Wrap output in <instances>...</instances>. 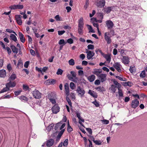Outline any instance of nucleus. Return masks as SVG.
<instances>
[{
  "instance_id": "1",
  "label": "nucleus",
  "mask_w": 147,
  "mask_h": 147,
  "mask_svg": "<svg viewBox=\"0 0 147 147\" xmlns=\"http://www.w3.org/2000/svg\"><path fill=\"white\" fill-rule=\"evenodd\" d=\"M76 91L78 93V95L81 97H82L84 96L85 92L83 88L80 87V86H78Z\"/></svg>"
},
{
  "instance_id": "2",
  "label": "nucleus",
  "mask_w": 147,
  "mask_h": 147,
  "mask_svg": "<svg viewBox=\"0 0 147 147\" xmlns=\"http://www.w3.org/2000/svg\"><path fill=\"white\" fill-rule=\"evenodd\" d=\"M95 2L96 5L100 8L104 7L105 4V0H96Z\"/></svg>"
},
{
  "instance_id": "3",
  "label": "nucleus",
  "mask_w": 147,
  "mask_h": 147,
  "mask_svg": "<svg viewBox=\"0 0 147 147\" xmlns=\"http://www.w3.org/2000/svg\"><path fill=\"white\" fill-rule=\"evenodd\" d=\"M62 123L61 122L58 123H57L55 127V129L56 130H62L64 128L65 125V123H63L62 125Z\"/></svg>"
},
{
  "instance_id": "4",
  "label": "nucleus",
  "mask_w": 147,
  "mask_h": 147,
  "mask_svg": "<svg viewBox=\"0 0 147 147\" xmlns=\"http://www.w3.org/2000/svg\"><path fill=\"white\" fill-rule=\"evenodd\" d=\"M32 94L33 97L35 98L39 99L41 97V93L36 89L33 91Z\"/></svg>"
},
{
  "instance_id": "5",
  "label": "nucleus",
  "mask_w": 147,
  "mask_h": 147,
  "mask_svg": "<svg viewBox=\"0 0 147 147\" xmlns=\"http://www.w3.org/2000/svg\"><path fill=\"white\" fill-rule=\"evenodd\" d=\"M106 24L108 30L112 29L114 26V24L111 20H108L106 22Z\"/></svg>"
},
{
  "instance_id": "6",
  "label": "nucleus",
  "mask_w": 147,
  "mask_h": 147,
  "mask_svg": "<svg viewBox=\"0 0 147 147\" xmlns=\"http://www.w3.org/2000/svg\"><path fill=\"white\" fill-rule=\"evenodd\" d=\"M139 104V101L137 99H135L132 101L131 106L132 108L135 109L138 106Z\"/></svg>"
},
{
  "instance_id": "7",
  "label": "nucleus",
  "mask_w": 147,
  "mask_h": 147,
  "mask_svg": "<svg viewBox=\"0 0 147 147\" xmlns=\"http://www.w3.org/2000/svg\"><path fill=\"white\" fill-rule=\"evenodd\" d=\"M121 59L122 63L125 65L128 64L129 63V59L128 56H123Z\"/></svg>"
},
{
  "instance_id": "8",
  "label": "nucleus",
  "mask_w": 147,
  "mask_h": 147,
  "mask_svg": "<svg viewBox=\"0 0 147 147\" xmlns=\"http://www.w3.org/2000/svg\"><path fill=\"white\" fill-rule=\"evenodd\" d=\"M109 35L110 34L109 32H106L105 34V39L108 44H110L111 42V36H109Z\"/></svg>"
},
{
  "instance_id": "9",
  "label": "nucleus",
  "mask_w": 147,
  "mask_h": 147,
  "mask_svg": "<svg viewBox=\"0 0 147 147\" xmlns=\"http://www.w3.org/2000/svg\"><path fill=\"white\" fill-rule=\"evenodd\" d=\"M76 115L77 117L79 119V123L82 126L84 127H85L84 125L81 122H84V120L82 119V117L80 116V113L77 112L76 113Z\"/></svg>"
},
{
  "instance_id": "10",
  "label": "nucleus",
  "mask_w": 147,
  "mask_h": 147,
  "mask_svg": "<svg viewBox=\"0 0 147 147\" xmlns=\"http://www.w3.org/2000/svg\"><path fill=\"white\" fill-rule=\"evenodd\" d=\"M113 66L118 72H121V65L120 63L119 62L115 63L114 64Z\"/></svg>"
},
{
  "instance_id": "11",
  "label": "nucleus",
  "mask_w": 147,
  "mask_h": 147,
  "mask_svg": "<svg viewBox=\"0 0 147 147\" xmlns=\"http://www.w3.org/2000/svg\"><path fill=\"white\" fill-rule=\"evenodd\" d=\"M59 107L57 105H55L52 108V111L53 114H57L59 111Z\"/></svg>"
},
{
  "instance_id": "12",
  "label": "nucleus",
  "mask_w": 147,
  "mask_h": 147,
  "mask_svg": "<svg viewBox=\"0 0 147 147\" xmlns=\"http://www.w3.org/2000/svg\"><path fill=\"white\" fill-rule=\"evenodd\" d=\"M46 146L48 147H50L52 146L54 143V140L52 138L47 140L46 142Z\"/></svg>"
},
{
  "instance_id": "13",
  "label": "nucleus",
  "mask_w": 147,
  "mask_h": 147,
  "mask_svg": "<svg viewBox=\"0 0 147 147\" xmlns=\"http://www.w3.org/2000/svg\"><path fill=\"white\" fill-rule=\"evenodd\" d=\"M86 50L87 51L86 52L87 53V57L88 59L89 60L94 55L95 53L93 51H88L87 49H86Z\"/></svg>"
},
{
  "instance_id": "14",
  "label": "nucleus",
  "mask_w": 147,
  "mask_h": 147,
  "mask_svg": "<svg viewBox=\"0 0 147 147\" xmlns=\"http://www.w3.org/2000/svg\"><path fill=\"white\" fill-rule=\"evenodd\" d=\"M9 81V82L6 84V86H8L9 88L10 87L13 88L16 86V83L15 82H11V80Z\"/></svg>"
},
{
  "instance_id": "15",
  "label": "nucleus",
  "mask_w": 147,
  "mask_h": 147,
  "mask_svg": "<svg viewBox=\"0 0 147 147\" xmlns=\"http://www.w3.org/2000/svg\"><path fill=\"white\" fill-rule=\"evenodd\" d=\"M102 72V70L101 69H93V71H92L93 74L96 75L98 77L100 74Z\"/></svg>"
},
{
  "instance_id": "16",
  "label": "nucleus",
  "mask_w": 147,
  "mask_h": 147,
  "mask_svg": "<svg viewBox=\"0 0 147 147\" xmlns=\"http://www.w3.org/2000/svg\"><path fill=\"white\" fill-rule=\"evenodd\" d=\"M107 75L105 74H101L98 77L101 82H105L107 80Z\"/></svg>"
},
{
  "instance_id": "17",
  "label": "nucleus",
  "mask_w": 147,
  "mask_h": 147,
  "mask_svg": "<svg viewBox=\"0 0 147 147\" xmlns=\"http://www.w3.org/2000/svg\"><path fill=\"white\" fill-rule=\"evenodd\" d=\"M22 16L19 15H16L15 16V18L16 22L19 25H21L22 24V21L21 20Z\"/></svg>"
},
{
  "instance_id": "18",
  "label": "nucleus",
  "mask_w": 147,
  "mask_h": 147,
  "mask_svg": "<svg viewBox=\"0 0 147 147\" xmlns=\"http://www.w3.org/2000/svg\"><path fill=\"white\" fill-rule=\"evenodd\" d=\"M64 131L65 129H63L59 132L56 138V141L58 142L59 140Z\"/></svg>"
},
{
  "instance_id": "19",
  "label": "nucleus",
  "mask_w": 147,
  "mask_h": 147,
  "mask_svg": "<svg viewBox=\"0 0 147 147\" xmlns=\"http://www.w3.org/2000/svg\"><path fill=\"white\" fill-rule=\"evenodd\" d=\"M78 27H83L84 25V20L82 17H81L78 21Z\"/></svg>"
},
{
  "instance_id": "20",
  "label": "nucleus",
  "mask_w": 147,
  "mask_h": 147,
  "mask_svg": "<svg viewBox=\"0 0 147 147\" xmlns=\"http://www.w3.org/2000/svg\"><path fill=\"white\" fill-rule=\"evenodd\" d=\"M18 34L21 41L23 43L25 41V39L23 34L21 32H19Z\"/></svg>"
},
{
  "instance_id": "21",
  "label": "nucleus",
  "mask_w": 147,
  "mask_h": 147,
  "mask_svg": "<svg viewBox=\"0 0 147 147\" xmlns=\"http://www.w3.org/2000/svg\"><path fill=\"white\" fill-rule=\"evenodd\" d=\"M88 93L94 98H96L97 97L98 95L94 91H92L90 90H89Z\"/></svg>"
},
{
  "instance_id": "22",
  "label": "nucleus",
  "mask_w": 147,
  "mask_h": 147,
  "mask_svg": "<svg viewBox=\"0 0 147 147\" xmlns=\"http://www.w3.org/2000/svg\"><path fill=\"white\" fill-rule=\"evenodd\" d=\"M113 9V7H107V8H104L103 10H104L105 12L109 13Z\"/></svg>"
},
{
  "instance_id": "23",
  "label": "nucleus",
  "mask_w": 147,
  "mask_h": 147,
  "mask_svg": "<svg viewBox=\"0 0 147 147\" xmlns=\"http://www.w3.org/2000/svg\"><path fill=\"white\" fill-rule=\"evenodd\" d=\"M55 82L56 80H55L50 79L46 80L45 82V83L48 84H53L55 83Z\"/></svg>"
},
{
  "instance_id": "24",
  "label": "nucleus",
  "mask_w": 147,
  "mask_h": 147,
  "mask_svg": "<svg viewBox=\"0 0 147 147\" xmlns=\"http://www.w3.org/2000/svg\"><path fill=\"white\" fill-rule=\"evenodd\" d=\"M70 73L71 74L72 77L74 78V79L76 80L77 81V83L78 82H79V81L78 79V78L76 77V74L74 71H71L70 72Z\"/></svg>"
},
{
  "instance_id": "25",
  "label": "nucleus",
  "mask_w": 147,
  "mask_h": 147,
  "mask_svg": "<svg viewBox=\"0 0 147 147\" xmlns=\"http://www.w3.org/2000/svg\"><path fill=\"white\" fill-rule=\"evenodd\" d=\"M10 47L13 53H15L16 54L18 53V49L15 46L13 45H11Z\"/></svg>"
},
{
  "instance_id": "26",
  "label": "nucleus",
  "mask_w": 147,
  "mask_h": 147,
  "mask_svg": "<svg viewBox=\"0 0 147 147\" xmlns=\"http://www.w3.org/2000/svg\"><path fill=\"white\" fill-rule=\"evenodd\" d=\"M6 75V71L3 69L0 70V77H5Z\"/></svg>"
},
{
  "instance_id": "27",
  "label": "nucleus",
  "mask_w": 147,
  "mask_h": 147,
  "mask_svg": "<svg viewBox=\"0 0 147 147\" xmlns=\"http://www.w3.org/2000/svg\"><path fill=\"white\" fill-rule=\"evenodd\" d=\"M117 86H115L113 84H112L111 85V87L109 89L112 91V93H114L117 90Z\"/></svg>"
},
{
  "instance_id": "28",
  "label": "nucleus",
  "mask_w": 147,
  "mask_h": 147,
  "mask_svg": "<svg viewBox=\"0 0 147 147\" xmlns=\"http://www.w3.org/2000/svg\"><path fill=\"white\" fill-rule=\"evenodd\" d=\"M67 77L69 80L72 81L75 83H77V81L76 80L74 79V78H73L71 74H68L67 75Z\"/></svg>"
},
{
  "instance_id": "29",
  "label": "nucleus",
  "mask_w": 147,
  "mask_h": 147,
  "mask_svg": "<svg viewBox=\"0 0 147 147\" xmlns=\"http://www.w3.org/2000/svg\"><path fill=\"white\" fill-rule=\"evenodd\" d=\"M132 83L129 82H123L121 83L122 85L124 86H129L131 87L132 86Z\"/></svg>"
},
{
  "instance_id": "30",
  "label": "nucleus",
  "mask_w": 147,
  "mask_h": 147,
  "mask_svg": "<svg viewBox=\"0 0 147 147\" xmlns=\"http://www.w3.org/2000/svg\"><path fill=\"white\" fill-rule=\"evenodd\" d=\"M95 76L94 75H92L88 77L87 79L90 82H93L95 79Z\"/></svg>"
},
{
  "instance_id": "31",
  "label": "nucleus",
  "mask_w": 147,
  "mask_h": 147,
  "mask_svg": "<svg viewBox=\"0 0 147 147\" xmlns=\"http://www.w3.org/2000/svg\"><path fill=\"white\" fill-rule=\"evenodd\" d=\"M16 78V74L13 73L11 75L9 79V80H13Z\"/></svg>"
},
{
  "instance_id": "32",
  "label": "nucleus",
  "mask_w": 147,
  "mask_h": 147,
  "mask_svg": "<svg viewBox=\"0 0 147 147\" xmlns=\"http://www.w3.org/2000/svg\"><path fill=\"white\" fill-rule=\"evenodd\" d=\"M104 57L109 63L110 62L111 59L110 55L108 54L105 55L104 56Z\"/></svg>"
},
{
  "instance_id": "33",
  "label": "nucleus",
  "mask_w": 147,
  "mask_h": 147,
  "mask_svg": "<svg viewBox=\"0 0 147 147\" xmlns=\"http://www.w3.org/2000/svg\"><path fill=\"white\" fill-rule=\"evenodd\" d=\"M10 90L8 86H6V87L3 88L0 91V93H2L5 92H7Z\"/></svg>"
},
{
  "instance_id": "34",
  "label": "nucleus",
  "mask_w": 147,
  "mask_h": 147,
  "mask_svg": "<svg viewBox=\"0 0 147 147\" xmlns=\"http://www.w3.org/2000/svg\"><path fill=\"white\" fill-rule=\"evenodd\" d=\"M10 39L16 42L17 40L16 36L13 34H11L10 36Z\"/></svg>"
},
{
  "instance_id": "35",
  "label": "nucleus",
  "mask_w": 147,
  "mask_h": 147,
  "mask_svg": "<svg viewBox=\"0 0 147 147\" xmlns=\"http://www.w3.org/2000/svg\"><path fill=\"white\" fill-rule=\"evenodd\" d=\"M113 83L116 85L117 86V88H120L121 86L120 84L118 82L115 80H113Z\"/></svg>"
},
{
  "instance_id": "36",
  "label": "nucleus",
  "mask_w": 147,
  "mask_h": 147,
  "mask_svg": "<svg viewBox=\"0 0 147 147\" xmlns=\"http://www.w3.org/2000/svg\"><path fill=\"white\" fill-rule=\"evenodd\" d=\"M73 130V129L70 126L69 121L67 123V131L69 133L71 132Z\"/></svg>"
},
{
  "instance_id": "37",
  "label": "nucleus",
  "mask_w": 147,
  "mask_h": 147,
  "mask_svg": "<svg viewBox=\"0 0 147 147\" xmlns=\"http://www.w3.org/2000/svg\"><path fill=\"white\" fill-rule=\"evenodd\" d=\"M87 26L88 29L89 30V32L94 33L95 32L91 26L87 25Z\"/></svg>"
},
{
  "instance_id": "38",
  "label": "nucleus",
  "mask_w": 147,
  "mask_h": 147,
  "mask_svg": "<svg viewBox=\"0 0 147 147\" xmlns=\"http://www.w3.org/2000/svg\"><path fill=\"white\" fill-rule=\"evenodd\" d=\"M20 99L21 100H24L25 101H28V99L26 96H22L20 97Z\"/></svg>"
},
{
  "instance_id": "39",
  "label": "nucleus",
  "mask_w": 147,
  "mask_h": 147,
  "mask_svg": "<svg viewBox=\"0 0 147 147\" xmlns=\"http://www.w3.org/2000/svg\"><path fill=\"white\" fill-rule=\"evenodd\" d=\"M58 43L59 45H61L63 44V45H64L66 43V42H65L64 40L62 39L59 40Z\"/></svg>"
},
{
  "instance_id": "40",
  "label": "nucleus",
  "mask_w": 147,
  "mask_h": 147,
  "mask_svg": "<svg viewBox=\"0 0 147 147\" xmlns=\"http://www.w3.org/2000/svg\"><path fill=\"white\" fill-rule=\"evenodd\" d=\"M96 90H98L99 91L102 92L104 91V88L103 87L99 86L96 88Z\"/></svg>"
},
{
  "instance_id": "41",
  "label": "nucleus",
  "mask_w": 147,
  "mask_h": 147,
  "mask_svg": "<svg viewBox=\"0 0 147 147\" xmlns=\"http://www.w3.org/2000/svg\"><path fill=\"white\" fill-rule=\"evenodd\" d=\"M146 76V73H145V70H143L142 71V72L140 74V77L142 78H144Z\"/></svg>"
},
{
  "instance_id": "42",
  "label": "nucleus",
  "mask_w": 147,
  "mask_h": 147,
  "mask_svg": "<svg viewBox=\"0 0 147 147\" xmlns=\"http://www.w3.org/2000/svg\"><path fill=\"white\" fill-rule=\"evenodd\" d=\"M69 63L71 65H74L75 64V62L73 59H71L69 61Z\"/></svg>"
},
{
  "instance_id": "43",
  "label": "nucleus",
  "mask_w": 147,
  "mask_h": 147,
  "mask_svg": "<svg viewBox=\"0 0 147 147\" xmlns=\"http://www.w3.org/2000/svg\"><path fill=\"white\" fill-rule=\"evenodd\" d=\"M118 93L119 96L120 97H122L123 95V94L122 92V90L120 88H118Z\"/></svg>"
},
{
  "instance_id": "44",
  "label": "nucleus",
  "mask_w": 147,
  "mask_h": 147,
  "mask_svg": "<svg viewBox=\"0 0 147 147\" xmlns=\"http://www.w3.org/2000/svg\"><path fill=\"white\" fill-rule=\"evenodd\" d=\"M23 89L24 91H27L29 89V87L27 85H26L25 84H23Z\"/></svg>"
},
{
  "instance_id": "45",
  "label": "nucleus",
  "mask_w": 147,
  "mask_h": 147,
  "mask_svg": "<svg viewBox=\"0 0 147 147\" xmlns=\"http://www.w3.org/2000/svg\"><path fill=\"white\" fill-rule=\"evenodd\" d=\"M18 66L17 67L18 68V66H20V67H22L23 65V63L22 61L20 60L18 61V63L17 64Z\"/></svg>"
},
{
  "instance_id": "46",
  "label": "nucleus",
  "mask_w": 147,
  "mask_h": 147,
  "mask_svg": "<svg viewBox=\"0 0 147 147\" xmlns=\"http://www.w3.org/2000/svg\"><path fill=\"white\" fill-rule=\"evenodd\" d=\"M66 99L67 101L68 102L69 105L71 106L72 105V103L71 102V101L69 99V98L67 96L66 97Z\"/></svg>"
},
{
  "instance_id": "47",
  "label": "nucleus",
  "mask_w": 147,
  "mask_h": 147,
  "mask_svg": "<svg viewBox=\"0 0 147 147\" xmlns=\"http://www.w3.org/2000/svg\"><path fill=\"white\" fill-rule=\"evenodd\" d=\"M63 72V71L62 69H59L57 70L56 74L57 75H61L62 74Z\"/></svg>"
},
{
  "instance_id": "48",
  "label": "nucleus",
  "mask_w": 147,
  "mask_h": 147,
  "mask_svg": "<svg viewBox=\"0 0 147 147\" xmlns=\"http://www.w3.org/2000/svg\"><path fill=\"white\" fill-rule=\"evenodd\" d=\"M68 139H65L63 142V146L65 147L67 146L68 143Z\"/></svg>"
},
{
  "instance_id": "49",
  "label": "nucleus",
  "mask_w": 147,
  "mask_h": 147,
  "mask_svg": "<svg viewBox=\"0 0 147 147\" xmlns=\"http://www.w3.org/2000/svg\"><path fill=\"white\" fill-rule=\"evenodd\" d=\"M102 123L103 124L107 125L109 123V121L108 120L106 119H103V120H101Z\"/></svg>"
},
{
  "instance_id": "50",
  "label": "nucleus",
  "mask_w": 147,
  "mask_h": 147,
  "mask_svg": "<svg viewBox=\"0 0 147 147\" xmlns=\"http://www.w3.org/2000/svg\"><path fill=\"white\" fill-rule=\"evenodd\" d=\"M92 103L96 107H99L100 106L99 103L96 100L93 102Z\"/></svg>"
},
{
  "instance_id": "51",
  "label": "nucleus",
  "mask_w": 147,
  "mask_h": 147,
  "mask_svg": "<svg viewBox=\"0 0 147 147\" xmlns=\"http://www.w3.org/2000/svg\"><path fill=\"white\" fill-rule=\"evenodd\" d=\"M97 145H100L102 144V142H101L100 140H95L94 141V142Z\"/></svg>"
},
{
  "instance_id": "52",
  "label": "nucleus",
  "mask_w": 147,
  "mask_h": 147,
  "mask_svg": "<svg viewBox=\"0 0 147 147\" xmlns=\"http://www.w3.org/2000/svg\"><path fill=\"white\" fill-rule=\"evenodd\" d=\"M129 71L130 72L132 73L135 71V67H131V66L130 67L129 69Z\"/></svg>"
},
{
  "instance_id": "53",
  "label": "nucleus",
  "mask_w": 147,
  "mask_h": 147,
  "mask_svg": "<svg viewBox=\"0 0 147 147\" xmlns=\"http://www.w3.org/2000/svg\"><path fill=\"white\" fill-rule=\"evenodd\" d=\"M87 47L88 49L93 50L94 48V46L93 45L90 44L88 45Z\"/></svg>"
},
{
  "instance_id": "54",
  "label": "nucleus",
  "mask_w": 147,
  "mask_h": 147,
  "mask_svg": "<svg viewBox=\"0 0 147 147\" xmlns=\"http://www.w3.org/2000/svg\"><path fill=\"white\" fill-rule=\"evenodd\" d=\"M6 31L10 33H13L15 34L16 35H17V34H16V32L13 30H11L9 29H6Z\"/></svg>"
},
{
  "instance_id": "55",
  "label": "nucleus",
  "mask_w": 147,
  "mask_h": 147,
  "mask_svg": "<svg viewBox=\"0 0 147 147\" xmlns=\"http://www.w3.org/2000/svg\"><path fill=\"white\" fill-rule=\"evenodd\" d=\"M16 9H22L24 8V6L23 5H16Z\"/></svg>"
},
{
  "instance_id": "56",
  "label": "nucleus",
  "mask_w": 147,
  "mask_h": 147,
  "mask_svg": "<svg viewBox=\"0 0 147 147\" xmlns=\"http://www.w3.org/2000/svg\"><path fill=\"white\" fill-rule=\"evenodd\" d=\"M89 0H86V1L85 4L84 5V7L85 8V9H87L89 5Z\"/></svg>"
},
{
  "instance_id": "57",
  "label": "nucleus",
  "mask_w": 147,
  "mask_h": 147,
  "mask_svg": "<svg viewBox=\"0 0 147 147\" xmlns=\"http://www.w3.org/2000/svg\"><path fill=\"white\" fill-rule=\"evenodd\" d=\"M83 27H81L80 28V27H78V33L80 34H82L83 33L82 29H83Z\"/></svg>"
},
{
  "instance_id": "58",
  "label": "nucleus",
  "mask_w": 147,
  "mask_h": 147,
  "mask_svg": "<svg viewBox=\"0 0 147 147\" xmlns=\"http://www.w3.org/2000/svg\"><path fill=\"white\" fill-rule=\"evenodd\" d=\"M125 50L124 49H121L120 51V54L121 56H123L124 55H125Z\"/></svg>"
},
{
  "instance_id": "59",
  "label": "nucleus",
  "mask_w": 147,
  "mask_h": 147,
  "mask_svg": "<svg viewBox=\"0 0 147 147\" xmlns=\"http://www.w3.org/2000/svg\"><path fill=\"white\" fill-rule=\"evenodd\" d=\"M75 85V84L73 82H71L70 84V87L72 90H74V89Z\"/></svg>"
},
{
  "instance_id": "60",
  "label": "nucleus",
  "mask_w": 147,
  "mask_h": 147,
  "mask_svg": "<svg viewBox=\"0 0 147 147\" xmlns=\"http://www.w3.org/2000/svg\"><path fill=\"white\" fill-rule=\"evenodd\" d=\"M110 30V32H109L110 34V35L114 36L115 33L114 30L112 29Z\"/></svg>"
},
{
  "instance_id": "61",
  "label": "nucleus",
  "mask_w": 147,
  "mask_h": 147,
  "mask_svg": "<svg viewBox=\"0 0 147 147\" xmlns=\"http://www.w3.org/2000/svg\"><path fill=\"white\" fill-rule=\"evenodd\" d=\"M86 129L89 134L91 135L92 133V131L91 129L90 128H86Z\"/></svg>"
},
{
  "instance_id": "62",
  "label": "nucleus",
  "mask_w": 147,
  "mask_h": 147,
  "mask_svg": "<svg viewBox=\"0 0 147 147\" xmlns=\"http://www.w3.org/2000/svg\"><path fill=\"white\" fill-rule=\"evenodd\" d=\"M65 32V31L64 30H59L58 31V33L59 35L61 36L63 35L64 33Z\"/></svg>"
},
{
  "instance_id": "63",
  "label": "nucleus",
  "mask_w": 147,
  "mask_h": 147,
  "mask_svg": "<svg viewBox=\"0 0 147 147\" xmlns=\"http://www.w3.org/2000/svg\"><path fill=\"white\" fill-rule=\"evenodd\" d=\"M78 75L82 76H84V72L83 70H79L78 71Z\"/></svg>"
},
{
  "instance_id": "64",
  "label": "nucleus",
  "mask_w": 147,
  "mask_h": 147,
  "mask_svg": "<svg viewBox=\"0 0 147 147\" xmlns=\"http://www.w3.org/2000/svg\"><path fill=\"white\" fill-rule=\"evenodd\" d=\"M67 42L70 44H71L73 43V40L72 38H70L67 40Z\"/></svg>"
}]
</instances>
